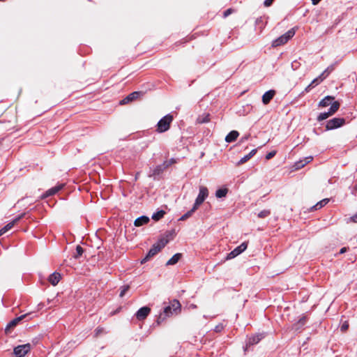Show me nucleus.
Instances as JSON below:
<instances>
[{
	"label": "nucleus",
	"mask_w": 357,
	"mask_h": 357,
	"mask_svg": "<svg viewBox=\"0 0 357 357\" xmlns=\"http://www.w3.org/2000/svg\"><path fill=\"white\" fill-rule=\"evenodd\" d=\"M164 304L165 305L163 307V310L160 313L157 318L156 322L158 325L163 322L167 318L170 317L174 314L176 315L181 311V305L176 299L171 301L168 305H166L165 303H164Z\"/></svg>",
	"instance_id": "f257e3e1"
},
{
	"label": "nucleus",
	"mask_w": 357,
	"mask_h": 357,
	"mask_svg": "<svg viewBox=\"0 0 357 357\" xmlns=\"http://www.w3.org/2000/svg\"><path fill=\"white\" fill-rule=\"evenodd\" d=\"M296 33V29L291 28L284 34L280 36L272 42V47H276L286 44Z\"/></svg>",
	"instance_id": "f03ea898"
},
{
	"label": "nucleus",
	"mask_w": 357,
	"mask_h": 357,
	"mask_svg": "<svg viewBox=\"0 0 357 357\" xmlns=\"http://www.w3.org/2000/svg\"><path fill=\"white\" fill-rule=\"evenodd\" d=\"M173 119V116L170 114L163 116L157 123L156 131L159 133L167 131Z\"/></svg>",
	"instance_id": "7ed1b4c3"
},
{
	"label": "nucleus",
	"mask_w": 357,
	"mask_h": 357,
	"mask_svg": "<svg viewBox=\"0 0 357 357\" xmlns=\"http://www.w3.org/2000/svg\"><path fill=\"white\" fill-rule=\"evenodd\" d=\"M346 123V119L342 117H335L328 120L326 124V130H331L339 128L344 126Z\"/></svg>",
	"instance_id": "20e7f679"
},
{
	"label": "nucleus",
	"mask_w": 357,
	"mask_h": 357,
	"mask_svg": "<svg viewBox=\"0 0 357 357\" xmlns=\"http://www.w3.org/2000/svg\"><path fill=\"white\" fill-rule=\"evenodd\" d=\"M31 349L30 344H25L22 345H18L15 347L13 349V354L15 357H24Z\"/></svg>",
	"instance_id": "39448f33"
},
{
	"label": "nucleus",
	"mask_w": 357,
	"mask_h": 357,
	"mask_svg": "<svg viewBox=\"0 0 357 357\" xmlns=\"http://www.w3.org/2000/svg\"><path fill=\"white\" fill-rule=\"evenodd\" d=\"M247 247H248L247 242L242 243L239 246L236 248L234 250H232L227 255L226 259L229 260V259H231L236 257V256L241 254L243 251H245L246 250Z\"/></svg>",
	"instance_id": "423d86ee"
},
{
	"label": "nucleus",
	"mask_w": 357,
	"mask_h": 357,
	"mask_svg": "<svg viewBox=\"0 0 357 357\" xmlns=\"http://www.w3.org/2000/svg\"><path fill=\"white\" fill-rule=\"evenodd\" d=\"M161 250V248H160L159 245L153 244L145 257L142 259L141 264H143L146 261H149L151 257L155 256Z\"/></svg>",
	"instance_id": "0eeeda50"
},
{
	"label": "nucleus",
	"mask_w": 357,
	"mask_h": 357,
	"mask_svg": "<svg viewBox=\"0 0 357 357\" xmlns=\"http://www.w3.org/2000/svg\"><path fill=\"white\" fill-rule=\"evenodd\" d=\"M64 185H65L63 183L57 184L56 186L52 187V188H50L49 190H47L44 194H43L41 195L40 198L42 199H45V198H47L48 197L54 195L59 191H60L61 189H63Z\"/></svg>",
	"instance_id": "6e6552de"
},
{
	"label": "nucleus",
	"mask_w": 357,
	"mask_h": 357,
	"mask_svg": "<svg viewBox=\"0 0 357 357\" xmlns=\"http://www.w3.org/2000/svg\"><path fill=\"white\" fill-rule=\"evenodd\" d=\"M264 337V335L263 334H257L250 337L244 349L245 351H246L250 346H253L259 343Z\"/></svg>",
	"instance_id": "1a4fd4ad"
},
{
	"label": "nucleus",
	"mask_w": 357,
	"mask_h": 357,
	"mask_svg": "<svg viewBox=\"0 0 357 357\" xmlns=\"http://www.w3.org/2000/svg\"><path fill=\"white\" fill-rule=\"evenodd\" d=\"M151 312V308L144 306L139 308L135 313V317L139 321L144 320Z\"/></svg>",
	"instance_id": "9d476101"
},
{
	"label": "nucleus",
	"mask_w": 357,
	"mask_h": 357,
	"mask_svg": "<svg viewBox=\"0 0 357 357\" xmlns=\"http://www.w3.org/2000/svg\"><path fill=\"white\" fill-rule=\"evenodd\" d=\"M34 312H28L26 314H22L14 319H13L11 321L9 322V324L7 325L6 326V331L8 328H10V327H14L20 321H22V319L26 318V317H29V319H31L32 317H31V315H32Z\"/></svg>",
	"instance_id": "9b49d317"
},
{
	"label": "nucleus",
	"mask_w": 357,
	"mask_h": 357,
	"mask_svg": "<svg viewBox=\"0 0 357 357\" xmlns=\"http://www.w3.org/2000/svg\"><path fill=\"white\" fill-rule=\"evenodd\" d=\"M199 190V194L195 200L202 204L208 196V190L205 186H200Z\"/></svg>",
	"instance_id": "f8f14e48"
},
{
	"label": "nucleus",
	"mask_w": 357,
	"mask_h": 357,
	"mask_svg": "<svg viewBox=\"0 0 357 357\" xmlns=\"http://www.w3.org/2000/svg\"><path fill=\"white\" fill-rule=\"evenodd\" d=\"M142 93L141 91H134L131 93H130L128 96H127L125 98H123L121 101V104H126L130 101H132L134 100L137 99Z\"/></svg>",
	"instance_id": "ddd939ff"
},
{
	"label": "nucleus",
	"mask_w": 357,
	"mask_h": 357,
	"mask_svg": "<svg viewBox=\"0 0 357 357\" xmlns=\"http://www.w3.org/2000/svg\"><path fill=\"white\" fill-rule=\"evenodd\" d=\"M275 94V91L274 90L267 91L262 96V102L264 105H268L270 101L273 98Z\"/></svg>",
	"instance_id": "4468645a"
},
{
	"label": "nucleus",
	"mask_w": 357,
	"mask_h": 357,
	"mask_svg": "<svg viewBox=\"0 0 357 357\" xmlns=\"http://www.w3.org/2000/svg\"><path fill=\"white\" fill-rule=\"evenodd\" d=\"M61 278V274L57 272L52 273L49 278L48 281L53 285H56Z\"/></svg>",
	"instance_id": "2eb2a0df"
},
{
	"label": "nucleus",
	"mask_w": 357,
	"mask_h": 357,
	"mask_svg": "<svg viewBox=\"0 0 357 357\" xmlns=\"http://www.w3.org/2000/svg\"><path fill=\"white\" fill-rule=\"evenodd\" d=\"M149 221L150 219L148 216L142 215L135 220L134 225L135 227H141L142 225H146Z\"/></svg>",
	"instance_id": "dca6fc26"
},
{
	"label": "nucleus",
	"mask_w": 357,
	"mask_h": 357,
	"mask_svg": "<svg viewBox=\"0 0 357 357\" xmlns=\"http://www.w3.org/2000/svg\"><path fill=\"white\" fill-rule=\"evenodd\" d=\"M312 160H313V157L312 156L306 157V158H305L304 160H301L298 161L297 162H296L295 167L297 169L303 168L307 164L310 162Z\"/></svg>",
	"instance_id": "f3484780"
},
{
	"label": "nucleus",
	"mask_w": 357,
	"mask_h": 357,
	"mask_svg": "<svg viewBox=\"0 0 357 357\" xmlns=\"http://www.w3.org/2000/svg\"><path fill=\"white\" fill-rule=\"evenodd\" d=\"M335 69V65L329 66L318 77L323 82Z\"/></svg>",
	"instance_id": "a211bd4d"
},
{
	"label": "nucleus",
	"mask_w": 357,
	"mask_h": 357,
	"mask_svg": "<svg viewBox=\"0 0 357 357\" xmlns=\"http://www.w3.org/2000/svg\"><path fill=\"white\" fill-rule=\"evenodd\" d=\"M257 153V149H252L248 154L243 157L238 162L237 165H241L248 161Z\"/></svg>",
	"instance_id": "6ab92c4d"
},
{
	"label": "nucleus",
	"mask_w": 357,
	"mask_h": 357,
	"mask_svg": "<svg viewBox=\"0 0 357 357\" xmlns=\"http://www.w3.org/2000/svg\"><path fill=\"white\" fill-rule=\"evenodd\" d=\"M239 133L236 130H232L226 136L225 141L228 143L234 142L238 137Z\"/></svg>",
	"instance_id": "aec40b11"
},
{
	"label": "nucleus",
	"mask_w": 357,
	"mask_h": 357,
	"mask_svg": "<svg viewBox=\"0 0 357 357\" xmlns=\"http://www.w3.org/2000/svg\"><path fill=\"white\" fill-rule=\"evenodd\" d=\"M335 99L333 96H327L319 102V107H325L328 106L331 101Z\"/></svg>",
	"instance_id": "412c9836"
},
{
	"label": "nucleus",
	"mask_w": 357,
	"mask_h": 357,
	"mask_svg": "<svg viewBox=\"0 0 357 357\" xmlns=\"http://www.w3.org/2000/svg\"><path fill=\"white\" fill-rule=\"evenodd\" d=\"M328 202H329V199H327V198L326 199H324L319 201V202H317L313 206H312L311 208H310V211H316V210L320 209L322 207H324L325 205H326Z\"/></svg>",
	"instance_id": "4be33fe9"
},
{
	"label": "nucleus",
	"mask_w": 357,
	"mask_h": 357,
	"mask_svg": "<svg viewBox=\"0 0 357 357\" xmlns=\"http://www.w3.org/2000/svg\"><path fill=\"white\" fill-rule=\"evenodd\" d=\"M181 253H176L166 263L167 266L174 265L176 264L181 258Z\"/></svg>",
	"instance_id": "5701e85b"
},
{
	"label": "nucleus",
	"mask_w": 357,
	"mask_h": 357,
	"mask_svg": "<svg viewBox=\"0 0 357 357\" xmlns=\"http://www.w3.org/2000/svg\"><path fill=\"white\" fill-rule=\"evenodd\" d=\"M165 169H167V168L165 167V166L163 163L162 165H159L153 169L151 176H159L163 172V171Z\"/></svg>",
	"instance_id": "b1692460"
},
{
	"label": "nucleus",
	"mask_w": 357,
	"mask_h": 357,
	"mask_svg": "<svg viewBox=\"0 0 357 357\" xmlns=\"http://www.w3.org/2000/svg\"><path fill=\"white\" fill-rule=\"evenodd\" d=\"M321 82V79H319L318 77L314 78L311 83L307 86V87L305 89V92L308 93L312 88H314L315 86L319 84Z\"/></svg>",
	"instance_id": "393cba45"
},
{
	"label": "nucleus",
	"mask_w": 357,
	"mask_h": 357,
	"mask_svg": "<svg viewBox=\"0 0 357 357\" xmlns=\"http://www.w3.org/2000/svg\"><path fill=\"white\" fill-rule=\"evenodd\" d=\"M307 316H303L296 324L294 325V328L296 330H300L304 325L306 324L307 321Z\"/></svg>",
	"instance_id": "a878e982"
},
{
	"label": "nucleus",
	"mask_w": 357,
	"mask_h": 357,
	"mask_svg": "<svg viewBox=\"0 0 357 357\" xmlns=\"http://www.w3.org/2000/svg\"><path fill=\"white\" fill-rule=\"evenodd\" d=\"M340 106V104L338 101H334L327 112L332 116L339 109Z\"/></svg>",
	"instance_id": "bb28decb"
},
{
	"label": "nucleus",
	"mask_w": 357,
	"mask_h": 357,
	"mask_svg": "<svg viewBox=\"0 0 357 357\" xmlns=\"http://www.w3.org/2000/svg\"><path fill=\"white\" fill-rule=\"evenodd\" d=\"M227 192H228V189L227 188H220V189L216 190V192H215V197L217 198L225 197H226Z\"/></svg>",
	"instance_id": "cd10ccee"
},
{
	"label": "nucleus",
	"mask_w": 357,
	"mask_h": 357,
	"mask_svg": "<svg viewBox=\"0 0 357 357\" xmlns=\"http://www.w3.org/2000/svg\"><path fill=\"white\" fill-rule=\"evenodd\" d=\"M165 214V211L163 210H160L158 211H157L156 213H154L152 215V219L155 220V221H158L160 219H161L162 218H163L164 215Z\"/></svg>",
	"instance_id": "c85d7f7f"
},
{
	"label": "nucleus",
	"mask_w": 357,
	"mask_h": 357,
	"mask_svg": "<svg viewBox=\"0 0 357 357\" xmlns=\"http://www.w3.org/2000/svg\"><path fill=\"white\" fill-rule=\"evenodd\" d=\"M13 226L14 225L12 222L8 223L6 225H5L3 228L0 229V235L1 236L3 234H5L6 231L12 229Z\"/></svg>",
	"instance_id": "c756f323"
},
{
	"label": "nucleus",
	"mask_w": 357,
	"mask_h": 357,
	"mask_svg": "<svg viewBox=\"0 0 357 357\" xmlns=\"http://www.w3.org/2000/svg\"><path fill=\"white\" fill-rule=\"evenodd\" d=\"M329 116H331V115H329V114L327 112H322L318 115L317 120L320 122L328 119Z\"/></svg>",
	"instance_id": "7c9ffc66"
},
{
	"label": "nucleus",
	"mask_w": 357,
	"mask_h": 357,
	"mask_svg": "<svg viewBox=\"0 0 357 357\" xmlns=\"http://www.w3.org/2000/svg\"><path fill=\"white\" fill-rule=\"evenodd\" d=\"M270 214H271V211L268 209H265V210L260 211L258 213L257 216L259 218H265L268 217Z\"/></svg>",
	"instance_id": "2f4dec72"
},
{
	"label": "nucleus",
	"mask_w": 357,
	"mask_h": 357,
	"mask_svg": "<svg viewBox=\"0 0 357 357\" xmlns=\"http://www.w3.org/2000/svg\"><path fill=\"white\" fill-rule=\"evenodd\" d=\"M83 252H84V249L82 248V247L80 245H77L76 253L75 254L74 257L76 259L79 258V257H81L82 255Z\"/></svg>",
	"instance_id": "473e14b6"
},
{
	"label": "nucleus",
	"mask_w": 357,
	"mask_h": 357,
	"mask_svg": "<svg viewBox=\"0 0 357 357\" xmlns=\"http://www.w3.org/2000/svg\"><path fill=\"white\" fill-rule=\"evenodd\" d=\"M194 213V212L190 209V211H188V212H186L185 214H183L180 218H179V220H181V221H183V220H187L188 218H189L190 217H191L192 215V214Z\"/></svg>",
	"instance_id": "72a5a7b5"
},
{
	"label": "nucleus",
	"mask_w": 357,
	"mask_h": 357,
	"mask_svg": "<svg viewBox=\"0 0 357 357\" xmlns=\"http://www.w3.org/2000/svg\"><path fill=\"white\" fill-rule=\"evenodd\" d=\"M130 289V286L129 285H124V286H122L121 287V291H120V294H119V296L121 298L123 297L124 295L126 294V293Z\"/></svg>",
	"instance_id": "f704fd0d"
},
{
	"label": "nucleus",
	"mask_w": 357,
	"mask_h": 357,
	"mask_svg": "<svg viewBox=\"0 0 357 357\" xmlns=\"http://www.w3.org/2000/svg\"><path fill=\"white\" fill-rule=\"evenodd\" d=\"M197 121L199 123H207L210 121L209 115L207 114L204 117H199Z\"/></svg>",
	"instance_id": "c9c22d12"
},
{
	"label": "nucleus",
	"mask_w": 357,
	"mask_h": 357,
	"mask_svg": "<svg viewBox=\"0 0 357 357\" xmlns=\"http://www.w3.org/2000/svg\"><path fill=\"white\" fill-rule=\"evenodd\" d=\"M176 160L174 158H171L169 160L165 161L163 164L165 165L166 168H168L172 165L176 163Z\"/></svg>",
	"instance_id": "e433bc0d"
},
{
	"label": "nucleus",
	"mask_w": 357,
	"mask_h": 357,
	"mask_svg": "<svg viewBox=\"0 0 357 357\" xmlns=\"http://www.w3.org/2000/svg\"><path fill=\"white\" fill-rule=\"evenodd\" d=\"M168 243V240L165 238H161L159 240L158 243L156 245H159L161 249L165 246V245Z\"/></svg>",
	"instance_id": "4c0bfd02"
},
{
	"label": "nucleus",
	"mask_w": 357,
	"mask_h": 357,
	"mask_svg": "<svg viewBox=\"0 0 357 357\" xmlns=\"http://www.w3.org/2000/svg\"><path fill=\"white\" fill-rule=\"evenodd\" d=\"M276 153H277V151L275 150L268 153L266 155V159L270 160V159L273 158L276 155Z\"/></svg>",
	"instance_id": "58836bf2"
},
{
	"label": "nucleus",
	"mask_w": 357,
	"mask_h": 357,
	"mask_svg": "<svg viewBox=\"0 0 357 357\" xmlns=\"http://www.w3.org/2000/svg\"><path fill=\"white\" fill-rule=\"evenodd\" d=\"M25 215V213H22L17 216L13 221H11L15 225L17 222H18L22 218H23Z\"/></svg>",
	"instance_id": "ea45409f"
},
{
	"label": "nucleus",
	"mask_w": 357,
	"mask_h": 357,
	"mask_svg": "<svg viewBox=\"0 0 357 357\" xmlns=\"http://www.w3.org/2000/svg\"><path fill=\"white\" fill-rule=\"evenodd\" d=\"M25 215V213H22L17 216L13 221H11L15 225L17 222H18L22 218H23Z\"/></svg>",
	"instance_id": "a19ab883"
},
{
	"label": "nucleus",
	"mask_w": 357,
	"mask_h": 357,
	"mask_svg": "<svg viewBox=\"0 0 357 357\" xmlns=\"http://www.w3.org/2000/svg\"><path fill=\"white\" fill-rule=\"evenodd\" d=\"M201 204H202L201 203H199V202L195 200V203L193 204V206L191 208V210L195 213L198 209V208L199 207V206Z\"/></svg>",
	"instance_id": "79ce46f5"
},
{
	"label": "nucleus",
	"mask_w": 357,
	"mask_h": 357,
	"mask_svg": "<svg viewBox=\"0 0 357 357\" xmlns=\"http://www.w3.org/2000/svg\"><path fill=\"white\" fill-rule=\"evenodd\" d=\"M233 12V10L231 8H229V9H227L226 10L224 11L223 13V17H227V16H229L231 13H232Z\"/></svg>",
	"instance_id": "37998d69"
},
{
	"label": "nucleus",
	"mask_w": 357,
	"mask_h": 357,
	"mask_svg": "<svg viewBox=\"0 0 357 357\" xmlns=\"http://www.w3.org/2000/svg\"><path fill=\"white\" fill-rule=\"evenodd\" d=\"M348 327H349V324H348V323H347V322H344V323L342 325L340 330H341V331L344 332L345 331H347V330Z\"/></svg>",
	"instance_id": "c03bdc74"
},
{
	"label": "nucleus",
	"mask_w": 357,
	"mask_h": 357,
	"mask_svg": "<svg viewBox=\"0 0 357 357\" xmlns=\"http://www.w3.org/2000/svg\"><path fill=\"white\" fill-rule=\"evenodd\" d=\"M273 1L274 0H265L264 2V5L266 7H268L273 3Z\"/></svg>",
	"instance_id": "a18cd8bd"
},
{
	"label": "nucleus",
	"mask_w": 357,
	"mask_h": 357,
	"mask_svg": "<svg viewBox=\"0 0 357 357\" xmlns=\"http://www.w3.org/2000/svg\"><path fill=\"white\" fill-rule=\"evenodd\" d=\"M349 220H350V221L356 223L357 222V213L356 214H354V215H352L349 218Z\"/></svg>",
	"instance_id": "49530a36"
},
{
	"label": "nucleus",
	"mask_w": 357,
	"mask_h": 357,
	"mask_svg": "<svg viewBox=\"0 0 357 357\" xmlns=\"http://www.w3.org/2000/svg\"><path fill=\"white\" fill-rule=\"evenodd\" d=\"M44 307H45V304L43 303H40L37 305V311H39V310H42Z\"/></svg>",
	"instance_id": "de8ad7c7"
},
{
	"label": "nucleus",
	"mask_w": 357,
	"mask_h": 357,
	"mask_svg": "<svg viewBox=\"0 0 357 357\" xmlns=\"http://www.w3.org/2000/svg\"><path fill=\"white\" fill-rule=\"evenodd\" d=\"M347 248H346V247L342 248L340 249V252H339V253H340V254H343V253L346 252H347Z\"/></svg>",
	"instance_id": "09e8293b"
},
{
	"label": "nucleus",
	"mask_w": 357,
	"mask_h": 357,
	"mask_svg": "<svg viewBox=\"0 0 357 357\" xmlns=\"http://www.w3.org/2000/svg\"><path fill=\"white\" fill-rule=\"evenodd\" d=\"M313 5L318 4L321 0H311Z\"/></svg>",
	"instance_id": "8fccbe9b"
},
{
	"label": "nucleus",
	"mask_w": 357,
	"mask_h": 357,
	"mask_svg": "<svg viewBox=\"0 0 357 357\" xmlns=\"http://www.w3.org/2000/svg\"><path fill=\"white\" fill-rule=\"evenodd\" d=\"M248 138H249V135H248V136H245V137H242V138L241 139V142H243L244 141L248 140Z\"/></svg>",
	"instance_id": "3c124183"
},
{
	"label": "nucleus",
	"mask_w": 357,
	"mask_h": 357,
	"mask_svg": "<svg viewBox=\"0 0 357 357\" xmlns=\"http://www.w3.org/2000/svg\"><path fill=\"white\" fill-rule=\"evenodd\" d=\"M219 330H220V328H218V326H216V331H218Z\"/></svg>",
	"instance_id": "603ef678"
},
{
	"label": "nucleus",
	"mask_w": 357,
	"mask_h": 357,
	"mask_svg": "<svg viewBox=\"0 0 357 357\" xmlns=\"http://www.w3.org/2000/svg\"><path fill=\"white\" fill-rule=\"evenodd\" d=\"M219 330H220V328H218V326H216V331H218Z\"/></svg>",
	"instance_id": "864d4df0"
}]
</instances>
